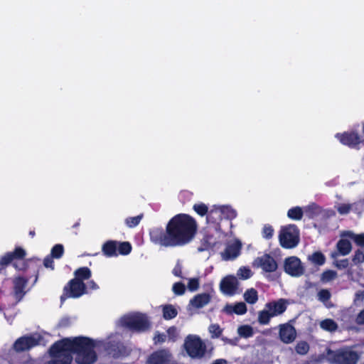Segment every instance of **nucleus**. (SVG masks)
<instances>
[{
  "label": "nucleus",
  "instance_id": "nucleus-17",
  "mask_svg": "<svg viewBox=\"0 0 364 364\" xmlns=\"http://www.w3.org/2000/svg\"><path fill=\"white\" fill-rule=\"evenodd\" d=\"M336 137L340 142L350 148H354L359 145L361 142L360 136L356 132H345L343 133H338Z\"/></svg>",
  "mask_w": 364,
  "mask_h": 364
},
{
  "label": "nucleus",
  "instance_id": "nucleus-43",
  "mask_svg": "<svg viewBox=\"0 0 364 364\" xmlns=\"http://www.w3.org/2000/svg\"><path fill=\"white\" fill-rule=\"evenodd\" d=\"M352 261L354 264H359L364 262V250L361 249L357 250L353 256Z\"/></svg>",
  "mask_w": 364,
  "mask_h": 364
},
{
  "label": "nucleus",
  "instance_id": "nucleus-18",
  "mask_svg": "<svg viewBox=\"0 0 364 364\" xmlns=\"http://www.w3.org/2000/svg\"><path fill=\"white\" fill-rule=\"evenodd\" d=\"M279 336L280 340L284 343H292L296 336V332L295 328L291 324L287 323L284 324H281L279 326Z\"/></svg>",
  "mask_w": 364,
  "mask_h": 364
},
{
  "label": "nucleus",
  "instance_id": "nucleus-52",
  "mask_svg": "<svg viewBox=\"0 0 364 364\" xmlns=\"http://www.w3.org/2000/svg\"><path fill=\"white\" fill-rule=\"evenodd\" d=\"M70 324H71V321H70V318L65 317V318H63L62 319H60V321H59V323H58V326L60 328H68L70 326Z\"/></svg>",
  "mask_w": 364,
  "mask_h": 364
},
{
  "label": "nucleus",
  "instance_id": "nucleus-23",
  "mask_svg": "<svg viewBox=\"0 0 364 364\" xmlns=\"http://www.w3.org/2000/svg\"><path fill=\"white\" fill-rule=\"evenodd\" d=\"M107 350L114 358H119L124 353L125 347L119 342H109Z\"/></svg>",
  "mask_w": 364,
  "mask_h": 364
},
{
  "label": "nucleus",
  "instance_id": "nucleus-58",
  "mask_svg": "<svg viewBox=\"0 0 364 364\" xmlns=\"http://www.w3.org/2000/svg\"><path fill=\"white\" fill-rule=\"evenodd\" d=\"M212 364H228L227 360L225 359H216L214 360Z\"/></svg>",
  "mask_w": 364,
  "mask_h": 364
},
{
  "label": "nucleus",
  "instance_id": "nucleus-53",
  "mask_svg": "<svg viewBox=\"0 0 364 364\" xmlns=\"http://www.w3.org/2000/svg\"><path fill=\"white\" fill-rule=\"evenodd\" d=\"M87 290H97L99 289V286L96 284V282L94 280H90L87 282Z\"/></svg>",
  "mask_w": 364,
  "mask_h": 364
},
{
  "label": "nucleus",
  "instance_id": "nucleus-46",
  "mask_svg": "<svg viewBox=\"0 0 364 364\" xmlns=\"http://www.w3.org/2000/svg\"><path fill=\"white\" fill-rule=\"evenodd\" d=\"M237 274L240 279H247L252 276V272L248 267H243L239 269Z\"/></svg>",
  "mask_w": 364,
  "mask_h": 364
},
{
  "label": "nucleus",
  "instance_id": "nucleus-33",
  "mask_svg": "<svg viewBox=\"0 0 364 364\" xmlns=\"http://www.w3.org/2000/svg\"><path fill=\"white\" fill-rule=\"evenodd\" d=\"M320 327L324 331L335 332L338 329V326L333 319L326 318L321 321Z\"/></svg>",
  "mask_w": 364,
  "mask_h": 364
},
{
  "label": "nucleus",
  "instance_id": "nucleus-12",
  "mask_svg": "<svg viewBox=\"0 0 364 364\" xmlns=\"http://www.w3.org/2000/svg\"><path fill=\"white\" fill-rule=\"evenodd\" d=\"M284 269V272L291 277H300L304 272L301 260L294 256L285 259Z\"/></svg>",
  "mask_w": 364,
  "mask_h": 364
},
{
  "label": "nucleus",
  "instance_id": "nucleus-5",
  "mask_svg": "<svg viewBox=\"0 0 364 364\" xmlns=\"http://www.w3.org/2000/svg\"><path fill=\"white\" fill-rule=\"evenodd\" d=\"M326 358L331 364H356L359 355L353 350L343 348L333 350L328 348L326 350Z\"/></svg>",
  "mask_w": 364,
  "mask_h": 364
},
{
  "label": "nucleus",
  "instance_id": "nucleus-30",
  "mask_svg": "<svg viewBox=\"0 0 364 364\" xmlns=\"http://www.w3.org/2000/svg\"><path fill=\"white\" fill-rule=\"evenodd\" d=\"M304 213L309 219H314L322 213V208L317 204L312 203L305 208Z\"/></svg>",
  "mask_w": 364,
  "mask_h": 364
},
{
  "label": "nucleus",
  "instance_id": "nucleus-55",
  "mask_svg": "<svg viewBox=\"0 0 364 364\" xmlns=\"http://www.w3.org/2000/svg\"><path fill=\"white\" fill-rule=\"evenodd\" d=\"M356 323L359 325H364V309L358 314Z\"/></svg>",
  "mask_w": 364,
  "mask_h": 364
},
{
  "label": "nucleus",
  "instance_id": "nucleus-36",
  "mask_svg": "<svg viewBox=\"0 0 364 364\" xmlns=\"http://www.w3.org/2000/svg\"><path fill=\"white\" fill-rule=\"evenodd\" d=\"M273 316L267 309L262 310L258 313V322L261 325H267L269 323Z\"/></svg>",
  "mask_w": 364,
  "mask_h": 364
},
{
  "label": "nucleus",
  "instance_id": "nucleus-3",
  "mask_svg": "<svg viewBox=\"0 0 364 364\" xmlns=\"http://www.w3.org/2000/svg\"><path fill=\"white\" fill-rule=\"evenodd\" d=\"M26 250L21 247H16L14 251L7 252L0 257V274H6V268L11 264L17 271L26 272L29 268L28 260H25Z\"/></svg>",
  "mask_w": 364,
  "mask_h": 364
},
{
  "label": "nucleus",
  "instance_id": "nucleus-38",
  "mask_svg": "<svg viewBox=\"0 0 364 364\" xmlns=\"http://www.w3.org/2000/svg\"><path fill=\"white\" fill-rule=\"evenodd\" d=\"M337 277V272L334 270L327 269L321 275V282L327 283L334 280Z\"/></svg>",
  "mask_w": 364,
  "mask_h": 364
},
{
  "label": "nucleus",
  "instance_id": "nucleus-26",
  "mask_svg": "<svg viewBox=\"0 0 364 364\" xmlns=\"http://www.w3.org/2000/svg\"><path fill=\"white\" fill-rule=\"evenodd\" d=\"M215 213L220 212L228 220H233L237 217V212L229 205L216 206L214 205Z\"/></svg>",
  "mask_w": 364,
  "mask_h": 364
},
{
  "label": "nucleus",
  "instance_id": "nucleus-9",
  "mask_svg": "<svg viewBox=\"0 0 364 364\" xmlns=\"http://www.w3.org/2000/svg\"><path fill=\"white\" fill-rule=\"evenodd\" d=\"M122 323L129 330L136 332L145 331L150 327V323L146 316L141 313L124 316L122 318Z\"/></svg>",
  "mask_w": 364,
  "mask_h": 364
},
{
  "label": "nucleus",
  "instance_id": "nucleus-4",
  "mask_svg": "<svg viewBox=\"0 0 364 364\" xmlns=\"http://www.w3.org/2000/svg\"><path fill=\"white\" fill-rule=\"evenodd\" d=\"M50 360L44 364H72L73 356L68 351L62 339L55 342L48 349Z\"/></svg>",
  "mask_w": 364,
  "mask_h": 364
},
{
  "label": "nucleus",
  "instance_id": "nucleus-63",
  "mask_svg": "<svg viewBox=\"0 0 364 364\" xmlns=\"http://www.w3.org/2000/svg\"><path fill=\"white\" fill-rule=\"evenodd\" d=\"M363 132L364 134V122H363Z\"/></svg>",
  "mask_w": 364,
  "mask_h": 364
},
{
  "label": "nucleus",
  "instance_id": "nucleus-35",
  "mask_svg": "<svg viewBox=\"0 0 364 364\" xmlns=\"http://www.w3.org/2000/svg\"><path fill=\"white\" fill-rule=\"evenodd\" d=\"M178 314V311L175 307L171 304L165 305L163 308V317L166 320L174 318Z\"/></svg>",
  "mask_w": 364,
  "mask_h": 364
},
{
  "label": "nucleus",
  "instance_id": "nucleus-57",
  "mask_svg": "<svg viewBox=\"0 0 364 364\" xmlns=\"http://www.w3.org/2000/svg\"><path fill=\"white\" fill-rule=\"evenodd\" d=\"M173 273L175 276H177V277H181V267H175L173 270Z\"/></svg>",
  "mask_w": 364,
  "mask_h": 364
},
{
  "label": "nucleus",
  "instance_id": "nucleus-11",
  "mask_svg": "<svg viewBox=\"0 0 364 364\" xmlns=\"http://www.w3.org/2000/svg\"><path fill=\"white\" fill-rule=\"evenodd\" d=\"M42 339L40 335H25L19 337L13 344V349L17 353L30 350L31 348L38 346Z\"/></svg>",
  "mask_w": 364,
  "mask_h": 364
},
{
  "label": "nucleus",
  "instance_id": "nucleus-16",
  "mask_svg": "<svg viewBox=\"0 0 364 364\" xmlns=\"http://www.w3.org/2000/svg\"><path fill=\"white\" fill-rule=\"evenodd\" d=\"M238 281L232 275L226 276L220 283V289L225 295L233 296L238 289Z\"/></svg>",
  "mask_w": 364,
  "mask_h": 364
},
{
  "label": "nucleus",
  "instance_id": "nucleus-59",
  "mask_svg": "<svg viewBox=\"0 0 364 364\" xmlns=\"http://www.w3.org/2000/svg\"><path fill=\"white\" fill-rule=\"evenodd\" d=\"M28 234H29V235L33 238V237H35V235H36V232H35V230H30V231H29V233H28Z\"/></svg>",
  "mask_w": 364,
  "mask_h": 364
},
{
  "label": "nucleus",
  "instance_id": "nucleus-32",
  "mask_svg": "<svg viewBox=\"0 0 364 364\" xmlns=\"http://www.w3.org/2000/svg\"><path fill=\"white\" fill-rule=\"evenodd\" d=\"M243 297L245 301L250 304H255L258 301V292L254 288L247 289Z\"/></svg>",
  "mask_w": 364,
  "mask_h": 364
},
{
  "label": "nucleus",
  "instance_id": "nucleus-45",
  "mask_svg": "<svg viewBox=\"0 0 364 364\" xmlns=\"http://www.w3.org/2000/svg\"><path fill=\"white\" fill-rule=\"evenodd\" d=\"M172 290L176 295H183L186 291L185 284L182 282H176L173 284Z\"/></svg>",
  "mask_w": 364,
  "mask_h": 364
},
{
  "label": "nucleus",
  "instance_id": "nucleus-61",
  "mask_svg": "<svg viewBox=\"0 0 364 364\" xmlns=\"http://www.w3.org/2000/svg\"><path fill=\"white\" fill-rule=\"evenodd\" d=\"M79 225V223H77L75 225H73V228H77Z\"/></svg>",
  "mask_w": 364,
  "mask_h": 364
},
{
  "label": "nucleus",
  "instance_id": "nucleus-6",
  "mask_svg": "<svg viewBox=\"0 0 364 364\" xmlns=\"http://www.w3.org/2000/svg\"><path fill=\"white\" fill-rule=\"evenodd\" d=\"M279 240L280 245L285 249H292L299 242V230L294 224L282 226L279 231Z\"/></svg>",
  "mask_w": 364,
  "mask_h": 364
},
{
  "label": "nucleus",
  "instance_id": "nucleus-10",
  "mask_svg": "<svg viewBox=\"0 0 364 364\" xmlns=\"http://www.w3.org/2000/svg\"><path fill=\"white\" fill-rule=\"evenodd\" d=\"M87 293L86 284L73 278L64 287L60 301L63 303L68 298H79Z\"/></svg>",
  "mask_w": 364,
  "mask_h": 364
},
{
  "label": "nucleus",
  "instance_id": "nucleus-14",
  "mask_svg": "<svg viewBox=\"0 0 364 364\" xmlns=\"http://www.w3.org/2000/svg\"><path fill=\"white\" fill-rule=\"evenodd\" d=\"M172 355L167 350H159L150 355L148 359L149 364H178L172 360Z\"/></svg>",
  "mask_w": 364,
  "mask_h": 364
},
{
  "label": "nucleus",
  "instance_id": "nucleus-2",
  "mask_svg": "<svg viewBox=\"0 0 364 364\" xmlns=\"http://www.w3.org/2000/svg\"><path fill=\"white\" fill-rule=\"evenodd\" d=\"M62 341L70 355H75V362L77 364H93L97 361V355L95 350L96 344L93 339L77 336L64 338Z\"/></svg>",
  "mask_w": 364,
  "mask_h": 364
},
{
  "label": "nucleus",
  "instance_id": "nucleus-48",
  "mask_svg": "<svg viewBox=\"0 0 364 364\" xmlns=\"http://www.w3.org/2000/svg\"><path fill=\"white\" fill-rule=\"evenodd\" d=\"M331 294L328 289H321L318 293V300L322 302H326L331 299Z\"/></svg>",
  "mask_w": 364,
  "mask_h": 364
},
{
  "label": "nucleus",
  "instance_id": "nucleus-25",
  "mask_svg": "<svg viewBox=\"0 0 364 364\" xmlns=\"http://www.w3.org/2000/svg\"><path fill=\"white\" fill-rule=\"evenodd\" d=\"M341 237L351 239L358 246L364 247V233L355 234L352 231L346 230L341 232Z\"/></svg>",
  "mask_w": 364,
  "mask_h": 364
},
{
  "label": "nucleus",
  "instance_id": "nucleus-15",
  "mask_svg": "<svg viewBox=\"0 0 364 364\" xmlns=\"http://www.w3.org/2000/svg\"><path fill=\"white\" fill-rule=\"evenodd\" d=\"M28 280L29 277H26L23 276H16L13 278V292L14 296L17 301H21L25 296L26 293L25 288L28 284Z\"/></svg>",
  "mask_w": 364,
  "mask_h": 364
},
{
  "label": "nucleus",
  "instance_id": "nucleus-50",
  "mask_svg": "<svg viewBox=\"0 0 364 364\" xmlns=\"http://www.w3.org/2000/svg\"><path fill=\"white\" fill-rule=\"evenodd\" d=\"M53 259L50 255H47L43 259V266L53 270L55 269Z\"/></svg>",
  "mask_w": 364,
  "mask_h": 364
},
{
  "label": "nucleus",
  "instance_id": "nucleus-64",
  "mask_svg": "<svg viewBox=\"0 0 364 364\" xmlns=\"http://www.w3.org/2000/svg\"><path fill=\"white\" fill-rule=\"evenodd\" d=\"M336 254H333V255H332V257H336Z\"/></svg>",
  "mask_w": 364,
  "mask_h": 364
},
{
  "label": "nucleus",
  "instance_id": "nucleus-8",
  "mask_svg": "<svg viewBox=\"0 0 364 364\" xmlns=\"http://www.w3.org/2000/svg\"><path fill=\"white\" fill-rule=\"evenodd\" d=\"M184 348L191 358H202L205 355V343L197 336L188 335L184 343Z\"/></svg>",
  "mask_w": 364,
  "mask_h": 364
},
{
  "label": "nucleus",
  "instance_id": "nucleus-47",
  "mask_svg": "<svg viewBox=\"0 0 364 364\" xmlns=\"http://www.w3.org/2000/svg\"><path fill=\"white\" fill-rule=\"evenodd\" d=\"M200 287L199 279L197 277L191 278L188 282L187 287L189 291H195L198 289Z\"/></svg>",
  "mask_w": 364,
  "mask_h": 364
},
{
  "label": "nucleus",
  "instance_id": "nucleus-13",
  "mask_svg": "<svg viewBox=\"0 0 364 364\" xmlns=\"http://www.w3.org/2000/svg\"><path fill=\"white\" fill-rule=\"evenodd\" d=\"M253 265L257 267H261L266 272H274L278 267L275 259L269 254L257 257L255 259Z\"/></svg>",
  "mask_w": 364,
  "mask_h": 364
},
{
  "label": "nucleus",
  "instance_id": "nucleus-19",
  "mask_svg": "<svg viewBox=\"0 0 364 364\" xmlns=\"http://www.w3.org/2000/svg\"><path fill=\"white\" fill-rule=\"evenodd\" d=\"M287 299H279L277 301L267 302L265 304V309H267L274 317L282 314L287 310Z\"/></svg>",
  "mask_w": 364,
  "mask_h": 364
},
{
  "label": "nucleus",
  "instance_id": "nucleus-41",
  "mask_svg": "<svg viewBox=\"0 0 364 364\" xmlns=\"http://www.w3.org/2000/svg\"><path fill=\"white\" fill-rule=\"evenodd\" d=\"M142 218L143 214H140L134 217H129L125 220V223L129 228H133L139 224Z\"/></svg>",
  "mask_w": 364,
  "mask_h": 364
},
{
  "label": "nucleus",
  "instance_id": "nucleus-1",
  "mask_svg": "<svg viewBox=\"0 0 364 364\" xmlns=\"http://www.w3.org/2000/svg\"><path fill=\"white\" fill-rule=\"evenodd\" d=\"M198 223L188 214L178 213L172 217L166 225L165 230L156 228L150 232L151 242L166 247H182L189 244L195 237Z\"/></svg>",
  "mask_w": 364,
  "mask_h": 364
},
{
  "label": "nucleus",
  "instance_id": "nucleus-28",
  "mask_svg": "<svg viewBox=\"0 0 364 364\" xmlns=\"http://www.w3.org/2000/svg\"><path fill=\"white\" fill-rule=\"evenodd\" d=\"M214 237L212 235H205L200 242V245L198 247V251L201 252L209 250L214 247Z\"/></svg>",
  "mask_w": 364,
  "mask_h": 364
},
{
  "label": "nucleus",
  "instance_id": "nucleus-40",
  "mask_svg": "<svg viewBox=\"0 0 364 364\" xmlns=\"http://www.w3.org/2000/svg\"><path fill=\"white\" fill-rule=\"evenodd\" d=\"M208 331L212 338H220L223 333V328H221L220 325L218 323L210 324L208 327Z\"/></svg>",
  "mask_w": 364,
  "mask_h": 364
},
{
  "label": "nucleus",
  "instance_id": "nucleus-21",
  "mask_svg": "<svg viewBox=\"0 0 364 364\" xmlns=\"http://www.w3.org/2000/svg\"><path fill=\"white\" fill-rule=\"evenodd\" d=\"M211 301V296L208 293H201L195 295L189 301V305L195 309H201L208 304Z\"/></svg>",
  "mask_w": 364,
  "mask_h": 364
},
{
  "label": "nucleus",
  "instance_id": "nucleus-7",
  "mask_svg": "<svg viewBox=\"0 0 364 364\" xmlns=\"http://www.w3.org/2000/svg\"><path fill=\"white\" fill-rule=\"evenodd\" d=\"M132 250L129 242H118L117 240H107L102 246V252L106 257H114L119 255H127Z\"/></svg>",
  "mask_w": 364,
  "mask_h": 364
},
{
  "label": "nucleus",
  "instance_id": "nucleus-29",
  "mask_svg": "<svg viewBox=\"0 0 364 364\" xmlns=\"http://www.w3.org/2000/svg\"><path fill=\"white\" fill-rule=\"evenodd\" d=\"M74 279L80 282H84V280H87L92 277V272L87 267H82L74 272Z\"/></svg>",
  "mask_w": 364,
  "mask_h": 364
},
{
  "label": "nucleus",
  "instance_id": "nucleus-24",
  "mask_svg": "<svg viewBox=\"0 0 364 364\" xmlns=\"http://www.w3.org/2000/svg\"><path fill=\"white\" fill-rule=\"evenodd\" d=\"M336 248L341 255L346 256L351 252L352 245L350 240L341 237L336 244Z\"/></svg>",
  "mask_w": 364,
  "mask_h": 364
},
{
  "label": "nucleus",
  "instance_id": "nucleus-42",
  "mask_svg": "<svg viewBox=\"0 0 364 364\" xmlns=\"http://www.w3.org/2000/svg\"><path fill=\"white\" fill-rule=\"evenodd\" d=\"M295 350L299 355H305L309 350V345L306 341H300L295 346Z\"/></svg>",
  "mask_w": 364,
  "mask_h": 364
},
{
  "label": "nucleus",
  "instance_id": "nucleus-31",
  "mask_svg": "<svg viewBox=\"0 0 364 364\" xmlns=\"http://www.w3.org/2000/svg\"><path fill=\"white\" fill-rule=\"evenodd\" d=\"M308 259L314 265L321 266L326 262V257L321 251L313 252L308 256Z\"/></svg>",
  "mask_w": 364,
  "mask_h": 364
},
{
  "label": "nucleus",
  "instance_id": "nucleus-20",
  "mask_svg": "<svg viewBox=\"0 0 364 364\" xmlns=\"http://www.w3.org/2000/svg\"><path fill=\"white\" fill-rule=\"evenodd\" d=\"M242 245L239 241L228 245L225 250L221 252V257L223 260L228 261L235 259L240 254Z\"/></svg>",
  "mask_w": 364,
  "mask_h": 364
},
{
  "label": "nucleus",
  "instance_id": "nucleus-27",
  "mask_svg": "<svg viewBox=\"0 0 364 364\" xmlns=\"http://www.w3.org/2000/svg\"><path fill=\"white\" fill-rule=\"evenodd\" d=\"M193 209L194 211L201 217H203L208 215V218L211 217V215L215 213L214 206L210 210H208V207L203 203H196L193 206Z\"/></svg>",
  "mask_w": 364,
  "mask_h": 364
},
{
  "label": "nucleus",
  "instance_id": "nucleus-49",
  "mask_svg": "<svg viewBox=\"0 0 364 364\" xmlns=\"http://www.w3.org/2000/svg\"><path fill=\"white\" fill-rule=\"evenodd\" d=\"M351 210V205L348 203H342L341 204L337 210L341 215H346L350 213Z\"/></svg>",
  "mask_w": 364,
  "mask_h": 364
},
{
  "label": "nucleus",
  "instance_id": "nucleus-60",
  "mask_svg": "<svg viewBox=\"0 0 364 364\" xmlns=\"http://www.w3.org/2000/svg\"><path fill=\"white\" fill-rule=\"evenodd\" d=\"M175 331H176V328L175 327H171L168 330V334H171L172 332H175Z\"/></svg>",
  "mask_w": 364,
  "mask_h": 364
},
{
  "label": "nucleus",
  "instance_id": "nucleus-37",
  "mask_svg": "<svg viewBox=\"0 0 364 364\" xmlns=\"http://www.w3.org/2000/svg\"><path fill=\"white\" fill-rule=\"evenodd\" d=\"M237 333L241 337L247 338L253 336L254 331L252 326L242 325L238 328Z\"/></svg>",
  "mask_w": 364,
  "mask_h": 364
},
{
  "label": "nucleus",
  "instance_id": "nucleus-51",
  "mask_svg": "<svg viewBox=\"0 0 364 364\" xmlns=\"http://www.w3.org/2000/svg\"><path fill=\"white\" fill-rule=\"evenodd\" d=\"M334 265L338 269H346L349 266V261L348 259L336 260L334 262Z\"/></svg>",
  "mask_w": 364,
  "mask_h": 364
},
{
  "label": "nucleus",
  "instance_id": "nucleus-44",
  "mask_svg": "<svg viewBox=\"0 0 364 364\" xmlns=\"http://www.w3.org/2000/svg\"><path fill=\"white\" fill-rule=\"evenodd\" d=\"M262 237L267 240H269L274 235V228L269 224H266L262 228Z\"/></svg>",
  "mask_w": 364,
  "mask_h": 364
},
{
  "label": "nucleus",
  "instance_id": "nucleus-56",
  "mask_svg": "<svg viewBox=\"0 0 364 364\" xmlns=\"http://www.w3.org/2000/svg\"><path fill=\"white\" fill-rule=\"evenodd\" d=\"M39 268H40V267L36 265L33 269V275L35 277V279H34L33 285H34L38 281V275H39Z\"/></svg>",
  "mask_w": 364,
  "mask_h": 364
},
{
  "label": "nucleus",
  "instance_id": "nucleus-62",
  "mask_svg": "<svg viewBox=\"0 0 364 364\" xmlns=\"http://www.w3.org/2000/svg\"><path fill=\"white\" fill-rule=\"evenodd\" d=\"M222 340H223V341H228V338H222Z\"/></svg>",
  "mask_w": 364,
  "mask_h": 364
},
{
  "label": "nucleus",
  "instance_id": "nucleus-34",
  "mask_svg": "<svg viewBox=\"0 0 364 364\" xmlns=\"http://www.w3.org/2000/svg\"><path fill=\"white\" fill-rule=\"evenodd\" d=\"M304 215V211L299 206H295L290 208L287 212V216L289 218L294 220H300L302 219Z\"/></svg>",
  "mask_w": 364,
  "mask_h": 364
},
{
  "label": "nucleus",
  "instance_id": "nucleus-39",
  "mask_svg": "<svg viewBox=\"0 0 364 364\" xmlns=\"http://www.w3.org/2000/svg\"><path fill=\"white\" fill-rule=\"evenodd\" d=\"M64 254V247L61 244L55 245L50 251V255L55 259H60Z\"/></svg>",
  "mask_w": 364,
  "mask_h": 364
},
{
  "label": "nucleus",
  "instance_id": "nucleus-22",
  "mask_svg": "<svg viewBox=\"0 0 364 364\" xmlns=\"http://www.w3.org/2000/svg\"><path fill=\"white\" fill-rule=\"evenodd\" d=\"M224 311L228 314H235L237 315H244L247 311V308L244 302H237L234 305L227 304L224 307Z\"/></svg>",
  "mask_w": 364,
  "mask_h": 364
},
{
  "label": "nucleus",
  "instance_id": "nucleus-54",
  "mask_svg": "<svg viewBox=\"0 0 364 364\" xmlns=\"http://www.w3.org/2000/svg\"><path fill=\"white\" fill-rule=\"evenodd\" d=\"M154 341L156 343H164L166 341V336L164 334L157 333L154 337Z\"/></svg>",
  "mask_w": 364,
  "mask_h": 364
}]
</instances>
